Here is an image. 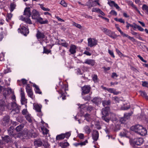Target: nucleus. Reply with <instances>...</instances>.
Masks as SVG:
<instances>
[{"label": "nucleus", "mask_w": 148, "mask_h": 148, "mask_svg": "<svg viewBox=\"0 0 148 148\" xmlns=\"http://www.w3.org/2000/svg\"><path fill=\"white\" fill-rule=\"evenodd\" d=\"M114 20L116 21L119 22L121 23H125L124 20L121 18H114Z\"/></svg>", "instance_id": "nucleus-38"}, {"label": "nucleus", "mask_w": 148, "mask_h": 148, "mask_svg": "<svg viewBox=\"0 0 148 148\" xmlns=\"http://www.w3.org/2000/svg\"><path fill=\"white\" fill-rule=\"evenodd\" d=\"M100 29L104 34L112 39H115L117 37L119 36V35H117L115 34L114 32H112L111 30L107 29L106 28L101 27L100 28Z\"/></svg>", "instance_id": "nucleus-2"}, {"label": "nucleus", "mask_w": 148, "mask_h": 148, "mask_svg": "<svg viewBox=\"0 0 148 148\" xmlns=\"http://www.w3.org/2000/svg\"><path fill=\"white\" fill-rule=\"evenodd\" d=\"M16 5L14 3H12L10 5V10L11 12H12L15 8Z\"/></svg>", "instance_id": "nucleus-29"}, {"label": "nucleus", "mask_w": 148, "mask_h": 148, "mask_svg": "<svg viewBox=\"0 0 148 148\" xmlns=\"http://www.w3.org/2000/svg\"><path fill=\"white\" fill-rule=\"evenodd\" d=\"M76 47L74 45H72L70 47V48L69 49V51L72 54H75L76 52Z\"/></svg>", "instance_id": "nucleus-16"}, {"label": "nucleus", "mask_w": 148, "mask_h": 148, "mask_svg": "<svg viewBox=\"0 0 148 148\" xmlns=\"http://www.w3.org/2000/svg\"><path fill=\"white\" fill-rule=\"evenodd\" d=\"M60 4L64 7H66L67 6V3L64 0H62L60 3Z\"/></svg>", "instance_id": "nucleus-47"}, {"label": "nucleus", "mask_w": 148, "mask_h": 148, "mask_svg": "<svg viewBox=\"0 0 148 148\" xmlns=\"http://www.w3.org/2000/svg\"><path fill=\"white\" fill-rule=\"evenodd\" d=\"M82 16H83L84 17H85V18H90V19L92 18V16L86 14H84L82 15Z\"/></svg>", "instance_id": "nucleus-58"}, {"label": "nucleus", "mask_w": 148, "mask_h": 148, "mask_svg": "<svg viewBox=\"0 0 148 148\" xmlns=\"http://www.w3.org/2000/svg\"><path fill=\"white\" fill-rule=\"evenodd\" d=\"M13 16V14L11 13H8L6 18V20L7 22H9Z\"/></svg>", "instance_id": "nucleus-27"}, {"label": "nucleus", "mask_w": 148, "mask_h": 148, "mask_svg": "<svg viewBox=\"0 0 148 148\" xmlns=\"http://www.w3.org/2000/svg\"><path fill=\"white\" fill-rule=\"evenodd\" d=\"M127 119L124 116L119 119V121L122 123H124Z\"/></svg>", "instance_id": "nucleus-39"}, {"label": "nucleus", "mask_w": 148, "mask_h": 148, "mask_svg": "<svg viewBox=\"0 0 148 148\" xmlns=\"http://www.w3.org/2000/svg\"><path fill=\"white\" fill-rule=\"evenodd\" d=\"M28 95L30 98L32 99L33 97V93L32 90L27 92Z\"/></svg>", "instance_id": "nucleus-42"}, {"label": "nucleus", "mask_w": 148, "mask_h": 148, "mask_svg": "<svg viewBox=\"0 0 148 148\" xmlns=\"http://www.w3.org/2000/svg\"><path fill=\"white\" fill-rule=\"evenodd\" d=\"M20 108V107L18 105L16 107L12 109L11 111V113H13L14 114H18L19 112Z\"/></svg>", "instance_id": "nucleus-20"}, {"label": "nucleus", "mask_w": 148, "mask_h": 148, "mask_svg": "<svg viewBox=\"0 0 148 148\" xmlns=\"http://www.w3.org/2000/svg\"><path fill=\"white\" fill-rule=\"evenodd\" d=\"M40 7L41 8V9H42L44 11H50V9H49L48 8H45L42 4H41L40 5Z\"/></svg>", "instance_id": "nucleus-44"}, {"label": "nucleus", "mask_w": 148, "mask_h": 148, "mask_svg": "<svg viewBox=\"0 0 148 148\" xmlns=\"http://www.w3.org/2000/svg\"><path fill=\"white\" fill-rule=\"evenodd\" d=\"M10 119L9 116H5L2 120V124L4 126L8 125L10 123Z\"/></svg>", "instance_id": "nucleus-8"}, {"label": "nucleus", "mask_w": 148, "mask_h": 148, "mask_svg": "<svg viewBox=\"0 0 148 148\" xmlns=\"http://www.w3.org/2000/svg\"><path fill=\"white\" fill-rule=\"evenodd\" d=\"M133 114V112H131L129 113H125L124 114V116L127 119H128Z\"/></svg>", "instance_id": "nucleus-33"}, {"label": "nucleus", "mask_w": 148, "mask_h": 148, "mask_svg": "<svg viewBox=\"0 0 148 148\" xmlns=\"http://www.w3.org/2000/svg\"><path fill=\"white\" fill-rule=\"evenodd\" d=\"M110 14L111 15L116 16L117 15V13L114 10H112L110 12Z\"/></svg>", "instance_id": "nucleus-43"}, {"label": "nucleus", "mask_w": 148, "mask_h": 148, "mask_svg": "<svg viewBox=\"0 0 148 148\" xmlns=\"http://www.w3.org/2000/svg\"><path fill=\"white\" fill-rule=\"evenodd\" d=\"M95 63V60L90 59L86 60L85 62L83 63H85L92 66L94 65Z\"/></svg>", "instance_id": "nucleus-13"}, {"label": "nucleus", "mask_w": 148, "mask_h": 148, "mask_svg": "<svg viewBox=\"0 0 148 148\" xmlns=\"http://www.w3.org/2000/svg\"><path fill=\"white\" fill-rule=\"evenodd\" d=\"M3 139L5 142L8 143L11 140V138L9 136L7 135L3 137Z\"/></svg>", "instance_id": "nucleus-24"}, {"label": "nucleus", "mask_w": 148, "mask_h": 148, "mask_svg": "<svg viewBox=\"0 0 148 148\" xmlns=\"http://www.w3.org/2000/svg\"><path fill=\"white\" fill-rule=\"evenodd\" d=\"M92 78L95 82H97V75L94 74L92 75Z\"/></svg>", "instance_id": "nucleus-46"}, {"label": "nucleus", "mask_w": 148, "mask_h": 148, "mask_svg": "<svg viewBox=\"0 0 148 148\" xmlns=\"http://www.w3.org/2000/svg\"><path fill=\"white\" fill-rule=\"evenodd\" d=\"M142 9L146 14H148V6L146 5L143 4L142 7Z\"/></svg>", "instance_id": "nucleus-28"}, {"label": "nucleus", "mask_w": 148, "mask_h": 148, "mask_svg": "<svg viewBox=\"0 0 148 148\" xmlns=\"http://www.w3.org/2000/svg\"><path fill=\"white\" fill-rule=\"evenodd\" d=\"M69 145V144L67 142L62 143H60V146L63 148H65Z\"/></svg>", "instance_id": "nucleus-36"}, {"label": "nucleus", "mask_w": 148, "mask_h": 148, "mask_svg": "<svg viewBox=\"0 0 148 148\" xmlns=\"http://www.w3.org/2000/svg\"><path fill=\"white\" fill-rule=\"evenodd\" d=\"M26 23L29 24H32V22L30 19L28 17V18H26L25 21Z\"/></svg>", "instance_id": "nucleus-48"}, {"label": "nucleus", "mask_w": 148, "mask_h": 148, "mask_svg": "<svg viewBox=\"0 0 148 148\" xmlns=\"http://www.w3.org/2000/svg\"><path fill=\"white\" fill-rule=\"evenodd\" d=\"M102 104L104 107H105L106 106L109 105L110 103V101L109 100H104L102 101Z\"/></svg>", "instance_id": "nucleus-32"}, {"label": "nucleus", "mask_w": 148, "mask_h": 148, "mask_svg": "<svg viewBox=\"0 0 148 148\" xmlns=\"http://www.w3.org/2000/svg\"><path fill=\"white\" fill-rule=\"evenodd\" d=\"M24 127V125L23 124H21L18 126H17L16 128V130L17 132H19L21 131L22 129Z\"/></svg>", "instance_id": "nucleus-31"}, {"label": "nucleus", "mask_w": 148, "mask_h": 148, "mask_svg": "<svg viewBox=\"0 0 148 148\" xmlns=\"http://www.w3.org/2000/svg\"><path fill=\"white\" fill-rule=\"evenodd\" d=\"M73 26H75V27L79 28L81 29L82 27L81 25L75 22H73Z\"/></svg>", "instance_id": "nucleus-41"}, {"label": "nucleus", "mask_w": 148, "mask_h": 148, "mask_svg": "<svg viewBox=\"0 0 148 148\" xmlns=\"http://www.w3.org/2000/svg\"><path fill=\"white\" fill-rule=\"evenodd\" d=\"M63 134L65 136V137H66L67 138H68L71 135V133L69 132H67L65 134Z\"/></svg>", "instance_id": "nucleus-56"}, {"label": "nucleus", "mask_w": 148, "mask_h": 148, "mask_svg": "<svg viewBox=\"0 0 148 148\" xmlns=\"http://www.w3.org/2000/svg\"><path fill=\"white\" fill-rule=\"evenodd\" d=\"M88 45L90 47L95 46L97 44V41L95 39L90 38L88 40Z\"/></svg>", "instance_id": "nucleus-6"}, {"label": "nucleus", "mask_w": 148, "mask_h": 148, "mask_svg": "<svg viewBox=\"0 0 148 148\" xmlns=\"http://www.w3.org/2000/svg\"><path fill=\"white\" fill-rule=\"evenodd\" d=\"M93 1H89L87 2V5L89 6V7H91L93 6V5L92 4H91V3H93Z\"/></svg>", "instance_id": "nucleus-55"}, {"label": "nucleus", "mask_w": 148, "mask_h": 148, "mask_svg": "<svg viewBox=\"0 0 148 148\" xmlns=\"http://www.w3.org/2000/svg\"><path fill=\"white\" fill-rule=\"evenodd\" d=\"M121 34L123 36L128 38L130 40L133 42H136V40L133 37H131L128 36L127 34L124 33L123 32Z\"/></svg>", "instance_id": "nucleus-22"}, {"label": "nucleus", "mask_w": 148, "mask_h": 148, "mask_svg": "<svg viewBox=\"0 0 148 148\" xmlns=\"http://www.w3.org/2000/svg\"><path fill=\"white\" fill-rule=\"evenodd\" d=\"M82 98L85 101H89L91 97L90 95H87L86 96H82Z\"/></svg>", "instance_id": "nucleus-37"}, {"label": "nucleus", "mask_w": 148, "mask_h": 148, "mask_svg": "<svg viewBox=\"0 0 148 148\" xmlns=\"http://www.w3.org/2000/svg\"><path fill=\"white\" fill-rule=\"evenodd\" d=\"M84 130L85 132L88 134H89L91 132V130L88 125L85 126L84 127Z\"/></svg>", "instance_id": "nucleus-23"}, {"label": "nucleus", "mask_w": 148, "mask_h": 148, "mask_svg": "<svg viewBox=\"0 0 148 148\" xmlns=\"http://www.w3.org/2000/svg\"><path fill=\"white\" fill-rule=\"evenodd\" d=\"M141 95L143 97L145 98L146 99L148 100V96L147 95L146 92L145 91H140Z\"/></svg>", "instance_id": "nucleus-34"}, {"label": "nucleus", "mask_w": 148, "mask_h": 148, "mask_svg": "<svg viewBox=\"0 0 148 148\" xmlns=\"http://www.w3.org/2000/svg\"><path fill=\"white\" fill-rule=\"evenodd\" d=\"M66 86H64L61 90L60 92V93L61 95V96L62 97V99L63 100H64L66 99V96L65 93L63 92V91L65 92V93H66V91L68 90Z\"/></svg>", "instance_id": "nucleus-10"}, {"label": "nucleus", "mask_w": 148, "mask_h": 148, "mask_svg": "<svg viewBox=\"0 0 148 148\" xmlns=\"http://www.w3.org/2000/svg\"><path fill=\"white\" fill-rule=\"evenodd\" d=\"M43 52L44 53H45L46 54H48L50 53L51 52L50 51L45 49V47H44L43 48Z\"/></svg>", "instance_id": "nucleus-49"}, {"label": "nucleus", "mask_w": 148, "mask_h": 148, "mask_svg": "<svg viewBox=\"0 0 148 148\" xmlns=\"http://www.w3.org/2000/svg\"><path fill=\"white\" fill-rule=\"evenodd\" d=\"M33 106L34 109H35L38 112H40L41 111V109L42 106L40 105H39L38 104L34 103L33 104Z\"/></svg>", "instance_id": "nucleus-17"}, {"label": "nucleus", "mask_w": 148, "mask_h": 148, "mask_svg": "<svg viewBox=\"0 0 148 148\" xmlns=\"http://www.w3.org/2000/svg\"><path fill=\"white\" fill-rule=\"evenodd\" d=\"M99 136V133L98 131L95 130L93 131L92 134V138L95 141H97Z\"/></svg>", "instance_id": "nucleus-14"}, {"label": "nucleus", "mask_w": 148, "mask_h": 148, "mask_svg": "<svg viewBox=\"0 0 148 148\" xmlns=\"http://www.w3.org/2000/svg\"><path fill=\"white\" fill-rule=\"evenodd\" d=\"M23 15L27 17H29L31 15V12L29 7H26L24 10Z\"/></svg>", "instance_id": "nucleus-12"}, {"label": "nucleus", "mask_w": 148, "mask_h": 148, "mask_svg": "<svg viewBox=\"0 0 148 148\" xmlns=\"http://www.w3.org/2000/svg\"><path fill=\"white\" fill-rule=\"evenodd\" d=\"M137 57L139 58V59L143 62L146 63L147 62V61L146 60H145L143 58L141 57L140 55H138L137 56Z\"/></svg>", "instance_id": "nucleus-53"}, {"label": "nucleus", "mask_w": 148, "mask_h": 148, "mask_svg": "<svg viewBox=\"0 0 148 148\" xmlns=\"http://www.w3.org/2000/svg\"><path fill=\"white\" fill-rule=\"evenodd\" d=\"M127 3L128 5H131L133 8L135 5L132 1H128Z\"/></svg>", "instance_id": "nucleus-64"}, {"label": "nucleus", "mask_w": 148, "mask_h": 148, "mask_svg": "<svg viewBox=\"0 0 148 148\" xmlns=\"http://www.w3.org/2000/svg\"><path fill=\"white\" fill-rule=\"evenodd\" d=\"M142 86H143L145 87L148 88V83L146 82H142Z\"/></svg>", "instance_id": "nucleus-59"}, {"label": "nucleus", "mask_w": 148, "mask_h": 148, "mask_svg": "<svg viewBox=\"0 0 148 148\" xmlns=\"http://www.w3.org/2000/svg\"><path fill=\"white\" fill-rule=\"evenodd\" d=\"M109 111V107L107 106L103 108L101 111V113L102 114V119L107 122H108L110 121V119L108 117Z\"/></svg>", "instance_id": "nucleus-3"}, {"label": "nucleus", "mask_w": 148, "mask_h": 148, "mask_svg": "<svg viewBox=\"0 0 148 148\" xmlns=\"http://www.w3.org/2000/svg\"><path fill=\"white\" fill-rule=\"evenodd\" d=\"M130 141L131 145L133 146L140 145L143 143L144 140L142 138H138L130 139Z\"/></svg>", "instance_id": "nucleus-4"}, {"label": "nucleus", "mask_w": 148, "mask_h": 148, "mask_svg": "<svg viewBox=\"0 0 148 148\" xmlns=\"http://www.w3.org/2000/svg\"><path fill=\"white\" fill-rule=\"evenodd\" d=\"M14 127L13 126H10L8 130V133L10 135H12L13 133Z\"/></svg>", "instance_id": "nucleus-30"}, {"label": "nucleus", "mask_w": 148, "mask_h": 148, "mask_svg": "<svg viewBox=\"0 0 148 148\" xmlns=\"http://www.w3.org/2000/svg\"><path fill=\"white\" fill-rule=\"evenodd\" d=\"M108 53L110 56L113 58H114L115 57V56L114 55L113 51L110 50V49H108Z\"/></svg>", "instance_id": "nucleus-50"}, {"label": "nucleus", "mask_w": 148, "mask_h": 148, "mask_svg": "<svg viewBox=\"0 0 148 148\" xmlns=\"http://www.w3.org/2000/svg\"><path fill=\"white\" fill-rule=\"evenodd\" d=\"M137 28L138 30L140 31H143L144 30V29L142 28L140 26L136 25Z\"/></svg>", "instance_id": "nucleus-57"}, {"label": "nucleus", "mask_w": 148, "mask_h": 148, "mask_svg": "<svg viewBox=\"0 0 148 148\" xmlns=\"http://www.w3.org/2000/svg\"><path fill=\"white\" fill-rule=\"evenodd\" d=\"M42 144L40 139H36L34 141V145L36 147H40Z\"/></svg>", "instance_id": "nucleus-15"}, {"label": "nucleus", "mask_w": 148, "mask_h": 148, "mask_svg": "<svg viewBox=\"0 0 148 148\" xmlns=\"http://www.w3.org/2000/svg\"><path fill=\"white\" fill-rule=\"evenodd\" d=\"M26 92L32 90L29 84H27V85L26 87Z\"/></svg>", "instance_id": "nucleus-52"}, {"label": "nucleus", "mask_w": 148, "mask_h": 148, "mask_svg": "<svg viewBox=\"0 0 148 148\" xmlns=\"http://www.w3.org/2000/svg\"><path fill=\"white\" fill-rule=\"evenodd\" d=\"M18 32L24 35L25 36H26L29 33L28 29L26 28L24 26L22 27L20 29H18Z\"/></svg>", "instance_id": "nucleus-7"}, {"label": "nucleus", "mask_w": 148, "mask_h": 148, "mask_svg": "<svg viewBox=\"0 0 148 148\" xmlns=\"http://www.w3.org/2000/svg\"><path fill=\"white\" fill-rule=\"evenodd\" d=\"M137 57L139 58V59L143 62L146 63L147 62V61L146 60H145L143 58L141 57L140 55H138L137 56Z\"/></svg>", "instance_id": "nucleus-54"}, {"label": "nucleus", "mask_w": 148, "mask_h": 148, "mask_svg": "<svg viewBox=\"0 0 148 148\" xmlns=\"http://www.w3.org/2000/svg\"><path fill=\"white\" fill-rule=\"evenodd\" d=\"M25 118L26 119L29 123H32V117L31 116L30 114H28L25 116Z\"/></svg>", "instance_id": "nucleus-35"}, {"label": "nucleus", "mask_w": 148, "mask_h": 148, "mask_svg": "<svg viewBox=\"0 0 148 148\" xmlns=\"http://www.w3.org/2000/svg\"><path fill=\"white\" fill-rule=\"evenodd\" d=\"M115 2L109 0L108 1V3L111 7H112L114 5Z\"/></svg>", "instance_id": "nucleus-40"}, {"label": "nucleus", "mask_w": 148, "mask_h": 148, "mask_svg": "<svg viewBox=\"0 0 148 148\" xmlns=\"http://www.w3.org/2000/svg\"><path fill=\"white\" fill-rule=\"evenodd\" d=\"M21 98H24L25 97V95L24 93V92L23 91L22 89L21 88Z\"/></svg>", "instance_id": "nucleus-62"}, {"label": "nucleus", "mask_w": 148, "mask_h": 148, "mask_svg": "<svg viewBox=\"0 0 148 148\" xmlns=\"http://www.w3.org/2000/svg\"><path fill=\"white\" fill-rule=\"evenodd\" d=\"M91 88L89 85H85L81 87L82 95H84L89 93L90 91Z\"/></svg>", "instance_id": "nucleus-5"}, {"label": "nucleus", "mask_w": 148, "mask_h": 148, "mask_svg": "<svg viewBox=\"0 0 148 148\" xmlns=\"http://www.w3.org/2000/svg\"><path fill=\"white\" fill-rule=\"evenodd\" d=\"M130 128L132 130L134 131L141 136H145L147 133L146 129L142 125H139L133 126L131 127Z\"/></svg>", "instance_id": "nucleus-1"}, {"label": "nucleus", "mask_w": 148, "mask_h": 148, "mask_svg": "<svg viewBox=\"0 0 148 148\" xmlns=\"http://www.w3.org/2000/svg\"><path fill=\"white\" fill-rule=\"evenodd\" d=\"M36 36L38 39H43L45 38V33L42 32L38 30L37 32Z\"/></svg>", "instance_id": "nucleus-11"}, {"label": "nucleus", "mask_w": 148, "mask_h": 148, "mask_svg": "<svg viewBox=\"0 0 148 148\" xmlns=\"http://www.w3.org/2000/svg\"><path fill=\"white\" fill-rule=\"evenodd\" d=\"M59 44L66 48H67L69 46L68 44L65 42H64L60 43Z\"/></svg>", "instance_id": "nucleus-45"}, {"label": "nucleus", "mask_w": 148, "mask_h": 148, "mask_svg": "<svg viewBox=\"0 0 148 148\" xmlns=\"http://www.w3.org/2000/svg\"><path fill=\"white\" fill-rule=\"evenodd\" d=\"M92 101L96 104L98 105L101 103V100L99 97H95L93 99Z\"/></svg>", "instance_id": "nucleus-19"}, {"label": "nucleus", "mask_w": 148, "mask_h": 148, "mask_svg": "<svg viewBox=\"0 0 148 148\" xmlns=\"http://www.w3.org/2000/svg\"><path fill=\"white\" fill-rule=\"evenodd\" d=\"M131 33L133 35L136 36V37L138 36H139V33L134 32L131 29Z\"/></svg>", "instance_id": "nucleus-51"}, {"label": "nucleus", "mask_w": 148, "mask_h": 148, "mask_svg": "<svg viewBox=\"0 0 148 148\" xmlns=\"http://www.w3.org/2000/svg\"><path fill=\"white\" fill-rule=\"evenodd\" d=\"M18 105L15 102H13L12 103L11 107L12 109L16 107Z\"/></svg>", "instance_id": "nucleus-63"}, {"label": "nucleus", "mask_w": 148, "mask_h": 148, "mask_svg": "<svg viewBox=\"0 0 148 148\" xmlns=\"http://www.w3.org/2000/svg\"><path fill=\"white\" fill-rule=\"evenodd\" d=\"M33 86L36 89L35 90L36 93H37L40 94L42 93V92L40 91V90L38 86L35 84H34L33 85Z\"/></svg>", "instance_id": "nucleus-26"}, {"label": "nucleus", "mask_w": 148, "mask_h": 148, "mask_svg": "<svg viewBox=\"0 0 148 148\" xmlns=\"http://www.w3.org/2000/svg\"><path fill=\"white\" fill-rule=\"evenodd\" d=\"M36 20L38 22L41 24H47L48 23L47 20L46 19L45 21H43V18L40 16Z\"/></svg>", "instance_id": "nucleus-21"}, {"label": "nucleus", "mask_w": 148, "mask_h": 148, "mask_svg": "<svg viewBox=\"0 0 148 148\" xmlns=\"http://www.w3.org/2000/svg\"><path fill=\"white\" fill-rule=\"evenodd\" d=\"M100 10V9L98 8H93L92 9V12H98Z\"/></svg>", "instance_id": "nucleus-60"}, {"label": "nucleus", "mask_w": 148, "mask_h": 148, "mask_svg": "<svg viewBox=\"0 0 148 148\" xmlns=\"http://www.w3.org/2000/svg\"><path fill=\"white\" fill-rule=\"evenodd\" d=\"M39 12L35 10H34L32 12V17L33 19H37L39 16Z\"/></svg>", "instance_id": "nucleus-9"}, {"label": "nucleus", "mask_w": 148, "mask_h": 148, "mask_svg": "<svg viewBox=\"0 0 148 148\" xmlns=\"http://www.w3.org/2000/svg\"><path fill=\"white\" fill-rule=\"evenodd\" d=\"M65 138V136L63 134L58 135L56 136V139L57 140H60L64 139Z\"/></svg>", "instance_id": "nucleus-25"}, {"label": "nucleus", "mask_w": 148, "mask_h": 148, "mask_svg": "<svg viewBox=\"0 0 148 148\" xmlns=\"http://www.w3.org/2000/svg\"><path fill=\"white\" fill-rule=\"evenodd\" d=\"M5 106V104L4 101L2 99L0 100V111L4 110Z\"/></svg>", "instance_id": "nucleus-18"}, {"label": "nucleus", "mask_w": 148, "mask_h": 148, "mask_svg": "<svg viewBox=\"0 0 148 148\" xmlns=\"http://www.w3.org/2000/svg\"><path fill=\"white\" fill-rule=\"evenodd\" d=\"M26 101L25 97L21 98V102L22 104H24L26 102Z\"/></svg>", "instance_id": "nucleus-61"}]
</instances>
